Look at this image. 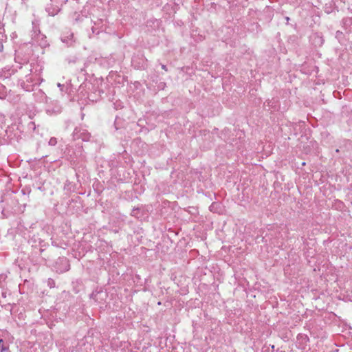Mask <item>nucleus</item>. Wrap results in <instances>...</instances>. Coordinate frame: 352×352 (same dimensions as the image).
Wrapping results in <instances>:
<instances>
[{
    "label": "nucleus",
    "mask_w": 352,
    "mask_h": 352,
    "mask_svg": "<svg viewBox=\"0 0 352 352\" xmlns=\"http://www.w3.org/2000/svg\"><path fill=\"white\" fill-rule=\"evenodd\" d=\"M45 111L49 116H54L62 111V107L57 100H52L46 97Z\"/></svg>",
    "instance_id": "f257e3e1"
},
{
    "label": "nucleus",
    "mask_w": 352,
    "mask_h": 352,
    "mask_svg": "<svg viewBox=\"0 0 352 352\" xmlns=\"http://www.w3.org/2000/svg\"><path fill=\"white\" fill-rule=\"evenodd\" d=\"M131 63L135 69L144 70L147 67V59L142 52H139L133 56Z\"/></svg>",
    "instance_id": "f03ea898"
},
{
    "label": "nucleus",
    "mask_w": 352,
    "mask_h": 352,
    "mask_svg": "<svg viewBox=\"0 0 352 352\" xmlns=\"http://www.w3.org/2000/svg\"><path fill=\"white\" fill-rule=\"evenodd\" d=\"M54 268L58 273H63L68 271L70 268L69 260L66 257H59L56 261Z\"/></svg>",
    "instance_id": "7ed1b4c3"
},
{
    "label": "nucleus",
    "mask_w": 352,
    "mask_h": 352,
    "mask_svg": "<svg viewBox=\"0 0 352 352\" xmlns=\"http://www.w3.org/2000/svg\"><path fill=\"white\" fill-rule=\"evenodd\" d=\"M72 136L74 140L80 139L82 141H89L91 137L90 133L86 129L81 127H76Z\"/></svg>",
    "instance_id": "20e7f679"
},
{
    "label": "nucleus",
    "mask_w": 352,
    "mask_h": 352,
    "mask_svg": "<svg viewBox=\"0 0 352 352\" xmlns=\"http://www.w3.org/2000/svg\"><path fill=\"white\" fill-rule=\"evenodd\" d=\"M38 34V36H36L32 38V42L37 43L42 48H45L49 46V43H47L46 36L42 33Z\"/></svg>",
    "instance_id": "39448f33"
},
{
    "label": "nucleus",
    "mask_w": 352,
    "mask_h": 352,
    "mask_svg": "<svg viewBox=\"0 0 352 352\" xmlns=\"http://www.w3.org/2000/svg\"><path fill=\"white\" fill-rule=\"evenodd\" d=\"M60 39L62 42L65 43L67 46H72L75 42L74 40V34L69 30L62 34Z\"/></svg>",
    "instance_id": "423d86ee"
},
{
    "label": "nucleus",
    "mask_w": 352,
    "mask_h": 352,
    "mask_svg": "<svg viewBox=\"0 0 352 352\" xmlns=\"http://www.w3.org/2000/svg\"><path fill=\"white\" fill-rule=\"evenodd\" d=\"M32 30L31 31V37L32 38L33 37L38 36V33H41V32L40 27H39V21L38 20L35 19V20L32 21Z\"/></svg>",
    "instance_id": "0eeeda50"
},
{
    "label": "nucleus",
    "mask_w": 352,
    "mask_h": 352,
    "mask_svg": "<svg viewBox=\"0 0 352 352\" xmlns=\"http://www.w3.org/2000/svg\"><path fill=\"white\" fill-rule=\"evenodd\" d=\"M342 27L349 31L352 29V17H345L342 21Z\"/></svg>",
    "instance_id": "6e6552de"
},
{
    "label": "nucleus",
    "mask_w": 352,
    "mask_h": 352,
    "mask_svg": "<svg viewBox=\"0 0 352 352\" xmlns=\"http://www.w3.org/2000/svg\"><path fill=\"white\" fill-rule=\"evenodd\" d=\"M311 38L314 41V43L316 46H321L324 43L322 36L319 35L318 33L313 34Z\"/></svg>",
    "instance_id": "1a4fd4ad"
},
{
    "label": "nucleus",
    "mask_w": 352,
    "mask_h": 352,
    "mask_svg": "<svg viewBox=\"0 0 352 352\" xmlns=\"http://www.w3.org/2000/svg\"><path fill=\"white\" fill-rule=\"evenodd\" d=\"M103 296H106L107 294L102 292H94L90 296L91 298H93L95 301H98L99 298L102 299Z\"/></svg>",
    "instance_id": "9d476101"
},
{
    "label": "nucleus",
    "mask_w": 352,
    "mask_h": 352,
    "mask_svg": "<svg viewBox=\"0 0 352 352\" xmlns=\"http://www.w3.org/2000/svg\"><path fill=\"white\" fill-rule=\"evenodd\" d=\"M45 10L48 12L49 15L52 16H55L59 11V10L58 9L57 7L52 8V6L47 7Z\"/></svg>",
    "instance_id": "9b49d317"
},
{
    "label": "nucleus",
    "mask_w": 352,
    "mask_h": 352,
    "mask_svg": "<svg viewBox=\"0 0 352 352\" xmlns=\"http://www.w3.org/2000/svg\"><path fill=\"white\" fill-rule=\"evenodd\" d=\"M0 352H9V347L3 339H0Z\"/></svg>",
    "instance_id": "f8f14e48"
},
{
    "label": "nucleus",
    "mask_w": 352,
    "mask_h": 352,
    "mask_svg": "<svg viewBox=\"0 0 352 352\" xmlns=\"http://www.w3.org/2000/svg\"><path fill=\"white\" fill-rule=\"evenodd\" d=\"M56 144H57V139H56V138H54V137H52V138L50 139L49 142H48V144H49L50 146H55Z\"/></svg>",
    "instance_id": "ddd939ff"
},
{
    "label": "nucleus",
    "mask_w": 352,
    "mask_h": 352,
    "mask_svg": "<svg viewBox=\"0 0 352 352\" xmlns=\"http://www.w3.org/2000/svg\"><path fill=\"white\" fill-rule=\"evenodd\" d=\"M5 86L3 85H0V98H3L5 97Z\"/></svg>",
    "instance_id": "4468645a"
},
{
    "label": "nucleus",
    "mask_w": 352,
    "mask_h": 352,
    "mask_svg": "<svg viewBox=\"0 0 352 352\" xmlns=\"http://www.w3.org/2000/svg\"><path fill=\"white\" fill-rule=\"evenodd\" d=\"M140 208H134L132 211H131V214L133 217H138V214L140 213Z\"/></svg>",
    "instance_id": "2eb2a0df"
},
{
    "label": "nucleus",
    "mask_w": 352,
    "mask_h": 352,
    "mask_svg": "<svg viewBox=\"0 0 352 352\" xmlns=\"http://www.w3.org/2000/svg\"><path fill=\"white\" fill-rule=\"evenodd\" d=\"M21 192L23 195H26V194L29 195L31 192V189L29 187H25L23 189H22Z\"/></svg>",
    "instance_id": "dca6fc26"
},
{
    "label": "nucleus",
    "mask_w": 352,
    "mask_h": 352,
    "mask_svg": "<svg viewBox=\"0 0 352 352\" xmlns=\"http://www.w3.org/2000/svg\"><path fill=\"white\" fill-rule=\"evenodd\" d=\"M28 126L30 129H32L33 131L36 130V124L34 122H29Z\"/></svg>",
    "instance_id": "f3484780"
},
{
    "label": "nucleus",
    "mask_w": 352,
    "mask_h": 352,
    "mask_svg": "<svg viewBox=\"0 0 352 352\" xmlns=\"http://www.w3.org/2000/svg\"><path fill=\"white\" fill-rule=\"evenodd\" d=\"M343 36V34L341 31H339L338 30L336 32V37L338 38V39H340L342 36Z\"/></svg>",
    "instance_id": "a211bd4d"
},
{
    "label": "nucleus",
    "mask_w": 352,
    "mask_h": 352,
    "mask_svg": "<svg viewBox=\"0 0 352 352\" xmlns=\"http://www.w3.org/2000/svg\"><path fill=\"white\" fill-rule=\"evenodd\" d=\"M54 280L53 279H51L50 278L48 280V285L50 287H54Z\"/></svg>",
    "instance_id": "6ab92c4d"
},
{
    "label": "nucleus",
    "mask_w": 352,
    "mask_h": 352,
    "mask_svg": "<svg viewBox=\"0 0 352 352\" xmlns=\"http://www.w3.org/2000/svg\"><path fill=\"white\" fill-rule=\"evenodd\" d=\"M217 206V204L216 203H214V202L212 203L210 206V210L214 211Z\"/></svg>",
    "instance_id": "aec40b11"
},
{
    "label": "nucleus",
    "mask_w": 352,
    "mask_h": 352,
    "mask_svg": "<svg viewBox=\"0 0 352 352\" xmlns=\"http://www.w3.org/2000/svg\"><path fill=\"white\" fill-rule=\"evenodd\" d=\"M274 348H275L274 345H272V352H285L283 351L280 350L279 349H276V351H275Z\"/></svg>",
    "instance_id": "412c9836"
},
{
    "label": "nucleus",
    "mask_w": 352,
    "mask_h": 352,
    "mask_svg": "<svg viewBox=\"0 0 352 352\" xmlns=\"http://www.w3.org/2000/svg\"><path fill=\"white\" fill-rule=\"evenodd\" d=\"M20 85H21V87H22L23 89H25V90H27V91H28V90H29V89H25V87H24V86H25V82H24V81L21 82Z\"/></svg>",
    "instance_id": "4be33fe9"
},
{
    "label": "nucleus",
    "mask_w": 352,
    "mask_h": 352,
    "mask_svg": "<svg viewBox=\"0 0 352 352\" xmlns=\"http://www.w3.org/2000/svg\"><path fill=\"white\" fill-rule=\"evenodd\" d=\"M161 67H162V69H163L164 70H165V71H168L167 67H166V66L165 65L162 64V65H161Z\"/></svg>",
    "instance_id": "5701e85b"
},
{
    "label": "nucleus",
    "mask_w": 352,
    "mask_h": 352,
    "mask_svg": "<svg viewBox=\"0 0 352 352\" xmlns=\"http://www.w3.org/2000/svg\"><path fill=\"white\" fill-rule=\"evenodd\" d=\"M285 20L287 21V23H288L289 21V17L285 16Z\"/></svg>",
    "instance_id": "b1692460"
},
{
    "label": "nucleus",
    "mask_w": 352,
    "mask_h": 352,
    "mask_svg": "<svg viewBox=\"0 0 352 352\" xmlns=\"http://www.w3.org/2000/svg\"><path fill=\"white\" fill-rule=\"evenodd\" d=\"M91 30H92V32H93V33H95V32H96V29H95L94 27L91 28Z\"/></svg>",
    "instance_id": "393cba45"
},
{
    "label": "nucleus",
    "mask_w": 352,
    "mask_h": 352,
    "mask_svg": "<svg viewBox=\"0 0 352 352\" xmlns=\"http://www.w3.org/2000/svg\"><path fill=\"white\" fill-rule=\"evenodd\" d=\"M52 1H54V0H51Z\"/></svg>",
    "instance_id": "a878e982"
}]
</instances>
